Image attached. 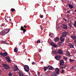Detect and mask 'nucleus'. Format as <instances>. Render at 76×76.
Returning <instances> with one entry per match:
<instances>
[{"instance_id": "obj_29", "label": "nucleus", "mask_w": 76, "mask_h": 76, "mask_svg": "<svg viewBox=\"0 0 76 76\" xmlns=\"http://www.w3.org/2000/svg\"><path fill=\"white\" fill-rule=\"evenodd\" d=\"M49 36L50 37H52L54 35V34H53V33H51L50 34H49Z\"/></svg>"}, {"instance_id": "obj_43", "label": "nucleus", "mask_w": 76, "mask_h": 76, "mask_svg": "<svg viewBox=\"0 0 76 76\" xmlns=\"http://www.w3.org/2000/svg\"><path fill=\"white\" fill-rule=\"evenodd\" d=\"M24 28H27V26L26 25H24Z\"/></svg>"}, {"instance_id": "obj_33", "label": "nucleus", "mask_w": 76, "mask_h": 76, "mask_svg": "<svg viewBox=\"0 0 76 76\" xmlns=\"http://www.w3.org/2000/svg\"><path fill=\"white\" fill-rule=\"evenodd\" d=\"M19 75L20 76H24V75H23V74H19Z\"/></svg>"}, {"instance_id": "obj_34", "label": "nucleus", "mask_w": 76, "mask_h": 76, "mask_svg": "<svg viewBox=\"0 0 76 76\" xmlns=\"http://www.w3.org/2000/svg\"><path fill=\"white\" fill-rule=\"evenodd\" d=\"M21 44H22V42H19L18 44V45H21Z\"/></svg>"}, {"instance_id": "obj_50", "label": "nucleus", "mask_w": 76, "mask_h": 76, "mask_svg": "<svg viewBox=\"0 0 76 76\" xmlns=\"http://www.w3.org/2000/svg\"><path fill=\"white\" fill-rule=\"evenodd\" d=\"M75 12H76V9L75 10Z\"/></svg>"}, {"instance_id": "obj_47", "label": "nucleus", "mask_w": 76, "mask_h": 76, "mask_svg": "<svg viewBox=\"0 0 76 76\" xmlns=\"http://www.w3.org/2000/svg\"><path fill=\"white\" fill-rule=\"evenodd\" d=\"M67 13H69V11H67Z\"/></svg>"}, {"instance_id": "obj_61", "label": "nucleus", "mask_w": 76, "mask_h": 76, "mask_svg": "<svg viewBox=\"0 0 76 76\" xmlns=\"http://www.w3.org/2000/svg\"><path fill=\"white\" fill-rule=\"evenodd\" d=\"M49 72H50V71Z\"/></svg>"}, {"instance_id": "obj_28", "label": "nucleus", "mask_w": 76, "mask_h": 76, "mask_svg": "<svg viewBox=\"0 0 76 76\" xmlns=\"http://www.w3.org/2000/svg\"><path fill=\"white\" fill-rule=\"evenodd\" d=\"M71 38H72V39H75L76 38V36H71Z\"/></svg>"}, {"instance_id": "obj_64", "label": "nucleus", "mask_w": 76, "mask_h": 76, "mask_svg": "<svg viewBox=\"0 0 76 76\" xmlns=\"http://www.w3.org/2000/svg\"><path fill=\"white\" fill-rule=\"evenodd\" d=\"M69 66V65H68V66Z\"/></svg>"}, {"instance_id": "obj_11", "label": "nucleus", "mask_w": 76, "mask_h": 76, "mask_svg": "<svg viewBox=\"0 0 76 76\" xmlns=\"http://www.w3.org/2000/svg\"><path fill=\"white\" fill-rule=\"evenodd\" d=\"M58 44L59 46H62L64 45V43L63 42H58Z\"/></svg>"}, {"instance_id": "obj_54", "label": "nucleus", "mask_w": 76, "mask_h": 76, "mask_svg": "<svg viewBox=\"0 0 76 76\" xmlns=\"http://www.w3.org/2000/svg\"><path fill=\"white\" fill-rule=\"evenodd\" d=\"M10 21H11V19H10Z\"/></svg>"}, {"instance_id": "obj_32", "label": "nucleus", "mask_w": 76, "mask_h": 76, "mask_svg": "<svg viewBox=\"0 0 76 76\" xmlns=\"http://www.w3.org/2000/svg\"><path fill=\"white\" fill-rule=\"evenodd\" d=\"M4 53H0V55H2V56H4Z\"/></svg>"}, {"instance_id": "obj_4", "label": "nucleus", "mask_w": 76, "mask_h": 76, "mask_svg": "<svg viewBox=\"0 0 76 76\" xmlns=\"http://www.w3.org/2000/svg\"><path fill=\"white\" fill-rule=\"evenodd\" d=\"M20 30L21 31H23V33L25 34V33L26 31V30L23 28V26H21V28H20Z\"/></svg>"}, {"instance_id": "obj_9", "label": "nucleus", "mask_w": 76, "mask_h": 76, "mask_svg": "<svg viewBox=\"0 0 76 76\" xmlns=\"http://www.w3.org/2000/svg\"><path fill=\"white\" fill-rule=\"evenodd\" d=\"M63 28L65 30H66L67 29V26L66 24H63Z\"/></svg>"}, {"instance_id": "obj_15", "label": "nucleus", "mask_w": 76, "mask_h": 76, "mask_svg": "<svg viewBox=\"0 0 76 76\" xmlns=\"http://www.w3.org/2000/svg\"><path fill=\"white\" fill-rule=\"evenodd\" d=\"M52 52L53 54H54L55 55H57L58 53V52H57L55 50L52 51Z\"/></svg>"}, {"instance_id": "obj_63", "label": "nucleus", "mask_w": 76, "mask_h": 76, "mask_svg": "<svg viewBox=\"0 0 76 76\" xmlns=\"http://www.w3.org/2000/svg\"><path fill=\"white\" fill-rule=\"evenodd\" d=\"M41 76H42V75H41Z\"/></svg>"}, {"instance_id": "obj_20", "label": "nucleus", "mask_w": 76, "mask_h": 76, "mask_svg": "<svg viewBox=\"0 0 76 76\" xmlns=\"http://www.w3.org/2000/svg\"><path fill=\"white\" fill-rule=\"evenodd\" d=\"M71 69H74V70H76V66H72V67L71 68Z\"/></svg>"}, {"instance_id": "obj_23", "label": "nucleus", "mask_w": 76, "mask_h": 76, "mask_svg": "<svg viewBox=\"0 0 76 76\" xmlns=\"http://www.w3.org/2000/svg\"><path fill=\"white\" fill-rule=\"evenodd\" d=\"M14 69L15 71H18V70H19V69L18 68L16 67L14 68Z\"/></svg>"}, {"instance_id": "obj_14", "label": "nucleus", "mask_w": 76, "mask_h": 76, "mask_svg": "<svg viewBox=\"0 0 76 76\" xmlns=\"http://www.w3.org/2000/svg\"><path fill=\"white\" fill-rule=\"evenodd\" d=\"M54 41H55V42H58V41H59V38H58V37H56V38H55Z\"/></svg>"}, {"instance_id": "obj_31", "label": "nucleus", "mask_w": 76, "mask_h": 76, "mask_svg": "<svg viewBox=\"0 0 76 76\" xmlns=\"http://www.w3.org/2000/svg\"><path fill=\"white\" fill-rule=\"evenodd\" d=\"M23 73V72L22 71H19V75H20V74H22Z\"/></svg>"}, {"instance_id": "obj_17", "label": "nucleus", "mask_w": 76, "mask_h": 76, "mask_svg": "<svg viewBox=\"0 0 76 76\" xmlns=\"http://www.w3.org/2000/svg\"><path fill=\"white\" fill-rule=\"evenodd\" d=\"M58 53H59L60 54H63V52H62V50H60L58 51Z\"/></svg>"}, {"instance_id": "obj_27", "label": "nucleus", "mask_w": 76, "mask_h": 76, "mask_svg": "<svg viewBox=\"0 0 76 76\" xmlns=\"http://www.w3.org/2000/svg\"><path fill=\"white\" fill-rule=\"evenodd\" d=\"M7 56V52L4 53V57H5V56Z\"/></svg>"}, {"instance_id": "obj_49", "label": "nucleus", "mask_w": 76, "mask_h": 76, "mask_svg": "<svg viewBox=\"0 0 76 76\" xmlns=\"http://www.w3.org/2000/svg\"><path fill=\"white\" fill-rule=\"evenodd\" d=\"M39 52H41V50H40L39 51Z\"/></svg>"}, {"instance_id": "obj_22", "label": "nucleus", "mask_w": 76, "mask_h": 76, "mask_svg": "<svg viewBox=\"0 0 76 76\" xmlns=\"http://www.w3.org/2000/svg\"><path fill=\"white\" fill-rule=\"evenodd\" d=\"M48 66L45 67H44V69L45 72V71H46V70H47V69H48Z\"/></svg>"}, {"instance_id": "obj_52", "label": "nucleus", "mask_w": 76, "mask_h": 76, "mask_svg": "<svg viewBox=\"0 0 76 76\" xmlns=\"http://www.w3.org/2000/svg\"><path fill=\"white\" fill-rule=\"evenodd\" d=\"M41 63H43V62L42 61V62H41Z\"/></svg>"}, {"instance_id": "obj_53", "label": "nucleus", "mask_w": 76, "mask_h": 76, "mask_svg": "<svg viewBox=\"0 0 76 76\" xmlns=\"http://www.w3.org/2000/svg\"><path fill=\"white\" fill-rule=\"evenodd\" d=\"M6 18H8V17H7V16H6Z\"/></svg>"}, {"instance_id": "obj_12", "label": "nucleus", "mask_w": 76, "mask_h": 76, "mask_svg": "<svg viewBox=\"0 0 76 76\" xmlns=\"http://www.w3.org/2000/svg\"><path fill=\"white\" fill-rule=\"evenodd\" d=\"M64 60H62L60 61V66H61L62 65H63L64 64Z\"/></svg>"}, {"instance_id": "obj_10", "label": "nucleus", "mask_w": 76, "mask_h": 76, "mask_svg": "<svg viewBox=\"0 0 76 76\" xmlns=\"http://www.w3.org/2000/svg\"><path fill=\"white\" fill-rule=\"evenodd\" d=\"M10 29H6L4 30V33H5V34H7V33H9V31H10Z\"/></svg>"}, {"instance_id": "obj_6", "label": "nucleus", "mask_w": 76, "mask_h": 76, "mask_svg": "<svg viewBox=\"0 0 76 76\" xmlns=\"http://www.w3.org/2000/svg\"><path fill=\"white\" fill-rule=\"evenodd\" d=\"M50 44L53 47H57V45L56 44L54 43L53 42H51L50 43Z\"/></svg>"}, {"instance_id": "obj_62", "label": "nucleus", "mask_w": 76, "mask_h": 76, "mask_svg": "<svg viewBox=\"0 0 76 76\" xmlns=\"http://www.w3.org/2000/svg\"><path fill=\"white\" fill-rule=\"evenodd\" d=\"M52 48L53 49V48Z\"/></svg>"}, {"instance_id": "obj_37", "label": "nucleus", "mask_w": 76, "mask_h": 76, "mask_svg": "<svg viewBox=\"0 0 76 76\" xmlns=\"http://www.w3.org/2000/svg\"><path fill=\"white\" fill-rule=\"evenodd\" d=\"M67 65H64V68H66V67H67Z\"/></svg>"}, {"instance_id": "obj_26", "label": "nucleus", "mask_w": 76, "mask_h": 76, "mask_svg": "<svg viewBox=\"0 0 76 76\" xmlns=\"http://www.w3.org/2000/svg\"><path fill=\"white\" fill-rule=\"evenodd\" d=\"M74 47V45L72 44H70L69 45V47L70 48H73Z\"/></svg>"}, {"instance_id": "obj_25", "label": "nucleus", "mask_w": 76, "mask_h": 76, "mask_svg": "<svg viewBox=\"0 0 76 76\" xmlns=\"http://www.w3.org/2000/svg\"><path fill=\"white\" fill-rule=\"evenodd\" d=\"M67 57H66L65 56H64L63 57V59L65 60L66 61H67Z\"/></svg>"}, {"instance_id": "obj_7", "label": "nucleus", "mask_w": 76, "mask_h": 76, "mask_svg": "<svg viewBox=\"0 0 76 76\" xmlns=\"http://www.w3.org/2000/svg\"><path fill=\"white\" fill-rule=\"evenodd\" d=\"M67 35H68V33L67 32H63V35L62 36L64 37L67 36Z\"/></svg>"}, {"instance_id": "obj_8", "label": "nucleus", "mask_w": 76, "mask_h": 76, "mask_svg": "<svg viewBox=\"0 0 76 76\" xmlns=\"http://www.w3.org/2000/svg\"><path fill=\"white\" fill-rule=\"evenodd\" d=\"M64 37L61 36V37L60 38V40L61 42H63L64 41Z\"/></svg>"}, {"instance_id": "obj_35", "label": "nucleus", "mask_w": 76, "mask_h": 76, "mask_svg": "<svg viewBox=\"0 0 76 76\" xmlns=\"http://www.w3.org/2000/svg\"><path fill=\"white\" fill-rule=\"evenodd\" d=\"M9 75L10 76H12V73H11V72L10 73H9Z\"/></svg>"}, {"instance_id": "obj_21", "label": "nucleus", "mask_w": 76, "mask_h": 76, "mask_svg": "<svg viewBox=\"0 0 76 76\" xmlns=\"http://www.w3.org/2000/svg\"><path fill=\"white\" fill-rule=\"evenodd\" d=\"M17 49H18V48H15L14 49V51L15 52V53H17V52H18V50H17Z\"/></svg>"}, {"instance_id": "obj_59", "label": "nucleus", "mask_w": 76, "mask_h": 76, "mask_svg": "<svg viewBox=\"0 0 76 76\" xmlns=\"http://www.w3.org/2000/svg\"><path fill=\"white\" fill-rule=\"evenodd\" d=\"M5 20H7L6 19H5Z\"/></svg>"}, {"instance_id": "obj_5", "label": "nucleus", "mask_w": 76, "mask_h": 76, "mask_svg": "<svg viewBox=\"0 0 76 76\" xmlns=\"http://www.w3.org/2000/svg\"><path fill=\"white\" fill-rule=\"evenodd\" d=\"M55 72L56 74H58V75H59V74H60L59 73V72H60L59 71V70H60L59 69H58V68H57L55 69Z\"/></svg>"}, {"instance_id": "obj_56", "label": "nucleus", "mask_w": 76, "mask_h": 76, "mask_svg": "<svg viewBox=\"0 0 76 76\" xmlns=\"http://www.w3.org/2000/svg\"><path fill=\"white\" fill-rule=\"evenodd\" d=\"M51 73H54V72H51Z\"/></svg>"}, {"instance_id": "obj_57", "label": "nucleus", "mask_w": 76, "mask_h": 76, "mask_svg": "<svg viewBox=\"0 0 76 76\" xmlns=\"http://www.w3.org/2000/svg\"><path fill=\"white\" fill-rule=\"evenodd\" d=\"M4 42H6V41H4Z\"/></svg>"}, {"instance_id": "obj_3", "label": "nucleus", "mask_w": 76, "mask_h": 76, "mask_svg": "<svg viewBox=\"0 0 76 76\" xmlns=\"http://www.w3.org/2000/svg\"><path fill=\"white\" fill-rule=\"evenodd\" d=\"M55 59H56V60H60V59H61V56L58 55H56L55 57Z\"/></svg>"}, {"instance_id": "obj_24", "label": "nucleus", "mask_w": 76, "mask_h": 76, "mask_svg": "<svg viewBox=\"0 0 76 76\" xmlns=\"http://www.w3.org/2000/svg\"><path fill=\"white\" fill-rule=\"evenodd\" d=\"M69 26H70V28H72V22H70L69 24Z\"/></svg>"}, {"instance_id": "obj_38", "label": "nucleus", "mask_w": 76, "mask_h": 76, "mask_svg": "<svg viewBox=\"0 0 76 76\" xmlns=\"http://www.w3.org/2000/svg\"><path fill=\"white\" fill-rule=\"evenodd\" d=\"M40 28H41V30H42V29H43V27L42 26H40Z\"/></svg>"}, {"instance_id": "obj_45", "label": "nucleus", "mask_w": 76, "mask_h": 76, "mask_svg": "<svg viewBox=\"0 0 76 76\" xmlns=\"http://www.w3.org/2000/svg\"><path fill=\"white\" fill-rule=\"evenodd\" d=\"M32 64H35V62H32Z\"/></svg>"}, {"instance_id": "obj_36", "label": "nucleus", "mask_w": 76, "mask_h": 76, "mask_svg": "<svg viewBox=\"0 0 76 76\" xmlns=\"http://www.w3.org/2000/svg\"><path fill=\"white\" fill-rule=\"evenodd\" d=\"M38 42H39V43H40L41 42V41L40 40H37V44H38L39 43H38Z\"/></svg>"}, {"instance_id": "obj_40", "label": "nucleus", "mask_w": 76, "mask_h": 76, "mask_svg": "<svg viewBox=\"0 0 76 76\" xmlns=\"http://www.w3.org/2000/svg\"><path fill=\"white\" fill-rule=\"evenodd\" d=\"M64 69H63L62 70V72H61V73H64Z\"/></svg>"}, {"instance_id": "obj_55", "label": "nucleus", "mask_w": 76, "mask_h": 76, "mask_svg": "<svg viewBox=\"0 0 76 76\" xmlns=\"http://www.w3.org/2000/svg\"><path fill=\"white\" fill-rule=\"evenodd\" d=\"M26 9V7L25 8V9Z\"/></svg>"}, {"instance_id": "obj_1", "label": "nucleus", "mask_w": 76, "mask_h": 76, "mask_svg": "<svg viewBox=\"0 0 76 76\" xmlns=\"http://www.w3.org/2000/svg\"><path fill=\"white\" fill-rule=\"evenodd\" d=\"M24 70L26 71V72H29V66L28 65H25L24 67Z\"/></svg>"}, {"instance_id": "obj_39", "label": "nucleus", "mask_w": 76, "mask_h": 76, "mask_svg": "<svg viewBox=\"0 0 76 76\" xmlns=\"http://www.w3.org/2000/svg\"><path fill=\"white\" fill-rule=\"evenodd\" d=\"M63 19L64 20L65 22H66V21H67V20H66V19L65 18H63Z\"/></svg>"}, {"instance_id": "obj_58", "label": "nucleus", "mask_w": 76, "mask_h": 76, "mask_svg": "<svg viewBox=\"0 0 76 76\" xmlns=\"http://www.w3.org/2000/svg\"><path fill=\"white\" fill-rule=\"evenodd\" d=\"M30 60L29 59H28V60Z\"/></svg>"}, {"instance_id": "obj_46", "label": "nucleus", "mask_w": 76, "mask_h": 76, "mask_svg": "<svg viewBox=\"0 0 76 76\" xmlns=\"http://www.w3.org/2000/svg\"><path fill=\"white\" fill-rule=\"evenodd\" d=\"M38 75H40V72H38Z\"/></svg>"}, {"instance_id": "obj_60", "label": "nucleus", "mask_w": 76, "mask_h": 76, "mask_svg": "<svg viewBox=\"0 0 76 76\" xmlns=\"http://www.w3.org/2000/svg\"><path fill=\"white\" fill-rule=\"evenodd\" d=\"M37 76V75H35V76Z\"/></svg>"}, {"instance_id": "obj_13", "label": "nucleus", "mask_w": 76, "mask_h": 76, "mask_svg": "<svg viewBox=\"0 0 76 76\" xmlns=\"http://www.w3.org/2000/svg\"><path fill=\"white\" fill-rule=\"evenodd\" d=\"M48 69L50 70H53V69H54V68L50 66H48Z\"/></svg>"}, {"instance_id": "obj_48", "label": "nucleus", "mask_w": 76, "mask_h": 76, "mask_svg": "<svg viewBox=\"0 0 76 76\" xmlns=\"http://www.w3.org/2000/svg\"><path fill=\"white\" fill-rule=\"evenodd\" d=\"M61 69H64V67H62L61 68Z\"/></svg>"}, {"instance_id": "obj_16", "label": "nucleus", "mask_w": 76, "mask_h": 76, "mask_svg": "<svg viewBox=\"0 0 76 76\" xmlns=\"http://www.w3.org/2000/svg\"><path fill=\"white\" fill-rule=\"evenodd\" d=\"M5 58H6V59H7V61L8 62H9L10 63V62H11L10 60V58L7 57H6Z\"/></svg>"}, {"instance_id": "obj_51", "label": "nucleus", "mask_w": 76, "mask_h": 76, "mask_svg": "<svg viewBox=\"0 0 76 76\" xmlns=\"http://www.w3.org/2000/svg\"><path fill=\"white\" fill-rule=\"evenodd\" d=\"M9 18H10H10H11V17H9Z\"/></svg>"}, {"instance_id": "obj_19", "label": "nucleus", "mask_w": 76, "mask_h": 76, "mask_svg": "<svg viewBox=\"0 0 76 76\" xmlns=\"http://www.w3.org/2000/svg\"><path fill=\"white\" fill-rule=\"evenodd\" d=\"M75 61V60L72 59H71V58H69V62L70 63H71V62H74Z\"/></svg>"}, {"instance_id": "obj_30", "label": "nucleus", "mask_w": 76, "mask_h": 76, "mask_svg": "<svg viewBox=\"0 0 76 76\" xmlns=\"http://www.w3.org/2000/svg\"><path fill=\"white\" fill-rule=\"evenodd\" d=\"M11 10L12 12H14V11H15V9L13 8H12L11 9Z\"/></svg>"}, {"instance_id": "obj_18", "label": "nucleus", "mask_w": 76, "mask_h": 76, "mask_svg": "<svg viewBox=\"0 0 76 76\" xmlns=\"http://www.w3.org/2000/svg\"><path fill=\"white\" fill-rule=\"evenodd\" d=\"M69 7L70 9H73V6H72V5H71L70 4H69Z\"/></svg>"}, {"instance_id": "obj_44", "label": "nucleus", "mask_w": 76, "mask_h": 76, "mask_svg": "<svg viewBox=\"0 0 76 76\" xmlns=\"http://www.w3.org/2000/svg\"><path fill=\"white\" fill-rule=\"evenodd\" d=\"M52 76H55V75L54 73H52Z\"/></svg>"}, {"instance_id": "obj_42", "label": "nucleus", "mask_w": 76, "mask_h": 76, "mask_svg": "<svg viewBox=\"0 0 76 76\" xmlns=\"http://www.w3.org/2000/svg\"><path fill=\"white\" fill-rule=\"evenodd\" d=\"M40 17L41 18H43V15H40Z\"/></svg>"}, {"instance_id": "obj_2", "label": "nucleus", "mask_w": 76, "mask_h": 76, "mask_svg": "<svg viewBox=\"0 0 76 76\" xmlns=\"http://www.w3.org/2000/svg\"><path fill=\"white\" fill-rule=\"evenodd\" d=\"M3 66L4 67L5 69H7H7H10V68L9 67V66L7 65L6 64H3Z\"/></svg>"}, {"instance_id": "obj_41", "label": "nucleus", "mask_w": 76, "mask_h": 76, "mask_svg": "<svg viewBox=\"0 0 76 76\" xmlns=\"http://www.w3.org/2000/svg\"><path fill=\"white\" fill-rule=\"evenodd\" d=\"M5 24H4H4H2L1 25V26H4V25Z\"/></svg>"}]
</instances>
